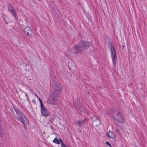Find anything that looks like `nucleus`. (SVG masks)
Returning <instances> with one entry per match:
<instances>
[{
	"mask_svg": "<svg viewBox=\"0 0 147 147\" xmlns=\"http://www.w3.org/2000/svg\"><path fill=\"white\" fill-rule=\"evenodd\" d=\"M109 48L111 53L116 52L115 51V49L112 43V41L111 40L109 41Z\"/></svg>",
	"mask_w": 147,
	"mask_h": 147,
	"instance_id": "1a4fd4ad",
	"label": "nucleus"
},
{
	"mask_svg": "<svg viewBox=\"0 0 147 147\" xmlns=\"http://www.w3.org/2000/svg\"><path fill=\"white\" fill-rule=\"evenodd\" d=\"M92 46L90 42L86 40H81L72 49L73 53L76 54L83 51L84 50L87 49L89 47Z\"/></svg>",
	"mask_w": 147,
	"mask_h": 147,
	"instance_id": "f257e3e1",
	"label": "nucleus"
},
{
	"mask_svg": "<svg viewBox=\"0 0 147 147\" xmlns=\"http://www.w3.org/2000/svg\"><path fill=\"white\" fill-rule=\"evenodd\" d=\"M69 147V146H66V147Z\"/></svg>",
	"mask_w": 147,
	"mask_h": 147,
	"instance_id": "72a5a7b5",
	"label": "nucleus"
},
{
	"mask_svg": "<svg viewBox=\"0 0 147 147\" xmlns=\"http://www.w3.org/2000/svg\"><path fill=\"white\" fill-rule=\"evenodd\" d=\"M125 47V45H122V48H123V49H124V48Z\"/></svg>",
	"mask_w": 147,
	"mask_h": 147,
	"instance_id": "c85d7f7f",
	"label": "nucleus"
},
{
	"mask_svg": "<svg viewBox=\"0 0 147 147\" xmlns=\"http://www.w3.org/2000/svg\"><path fill=\"white\" fill-rule=\"evenodd\" d=\"M41 115L44 117H47L49 114V111L46 107L43 105L40 106Z\"/></svg>",
	"mask_w": 147,
	"mask_h": 147,
	"instance_id": "39448f33",
	"label": "nucleus"
},
{
	"mask_svg": "<svg viewBox=\"0 0 147 147\" xmlns=\"http://www.w3.org/2000/svg\"><path fill=\"white\" fill-rule=\"evenodd\" d=\"M87 19L88 22H91L92 21V19L91 17L90 16H88V17L87 18Z\"/></svg>",
	"mask_w": 147,
	"mask_h": 147,
	"instance_id": "a211bd4d",
	"label": "nucleus"
},
{
	"mask_svg": "<svg viewBox=\"0 0 147 147\" xmlns=\"http://www.w3.org/2000/svg\"><path fill=\"white\" fill-rule=\"evenodd\" d=\"M109 134H107V136L109 138L113 139L115 138V136L113 131H109Z\"/></svg>",
	"mask_w": 147,
	"mask_h": 147,
	"instance_id": "f8f14e48",
	"label": "nucleus"
},
{
	"mask_svg": "<svg viewBox=\"0 0 147 147\" xmlns=\"http://www.w3.org/2000/svg\"><path fill=\"white\" fill-rule=\"evenodd\" d=\"M11 14L17 20H18V17L17 16V13L15 10L10 12Z\"/></svg>",
	"mask_w": 147,
	"mask_h": 147,
	"instance_id": "2eb2a0df",
	"label": "nucleus"
},
{
	"mask_svg": "<svg viewBox=\"0 0 147 147\" xmlns=\"http://www.w3.org/2000/svg\"><path fill=\"white\" fill-rule=\"evenodd\" d=\"M86 120V119L85 118L84 120L82 121L80 120L77 122V123L78 126L80 127H81L82 126H83V125L85 123Z\"/></svg>",
	"mask_w": 147,
	"mask_h": 147,
	"instance_id": "9d476101",
	"label": "nucleus"
},
{
	"mask_svg": "<svg viewBox=\"0 0 147 147\" xmlns=\"http://www.w3.org/2000/svg\"><path fill=\"white\" fill-rule=\"evenodd\" d=\"M45 134V132H44H44H43V134Z\"/></svg>",
	"mask_w": 147,
	"mask_h": 147,
	"instance_id": "2f4dec72",
	"label": "nucleus"
},
{
	"mask_svg": "<svg viewBox=\"0 0 147 147\" xmlns=\"http://www.w3.org/2000/svg\"><path fill=\"white\" fill-rule=\"evenodd\" d=\"M61 147H66V145L63 143L62 142L61 143Z\"/></svg>",
	"mask_w": 147,
	"mask_h": 147,
	"instance_id": "5701e85b",
	"label": "nucleus"
},
{
	"mask_svg": "<svg viewBox=\"0 0 147 147\" xmlns=\"http://www.w3.org/2000/svg\"><path fill=\"white\" fill-rule=\"evenodd\" d=\"M14 109L18 115V120L24 125V126L26 125L29 124L28 120L27 117L22 113L19 109L16 108Z\"/></svg>",
	"mask_w": 147,
	"mask_h": 147,
	"instance_id": "f03ea898",
	"label": "nucleus"
},
{
	"mask_svg": "<svg viewBox=\"0 0 147 147\" xmlns=\"http://www.w3.org/2000/svg\"><path fill=\"white\" fill-rule=\"evenodd\" d=\"M8 11L10 12L15 10L14 8L11 4H9L7 6Z\"/></svg>",
	"mask_w": 147,
	"mask_h": 147,
	"instance_id": "4468645a",
	"label": "nucleus"
},
{
	"mask_svg": "<svg viewBox=\"0 0 147 147\" xmlns=\"http://www.w3.org/2000/svg\"><path fill=\"white\" fill-rule=\"evenodd\" d=\"M115 111H116L113 109H110L107 112V113L111 117V116H112V115L115 114Z\"/></svg>",
	"mask_w": 147,
	"mask_h": 147,
	"instance_id": "ddd939ff",
	"label": "nucleus"
},
{
	"mask_svg": "<svg viewBox=\"0 0 147 147\" xmlns=\"http://www.w3.org/2000/svg\"><path fill=\"white\" fill-rule=\"evenodd\" d=\"M58 140L60 142V143H61L62 142H63L62 140L60 138H59V139Z\"/></svg>",
	"mask_w": 147,
	"mask_h": 147,
	"instance_id": "b1692460",
	"label": "nucleus"
},
{
	"mask_svg": "<svg viewBox=\"0 0 147 147\" xmlns=\"http://www.w3.org/2000/svg\"><path fill=\"white\" fill-rule=\"evenodd\" d=\"M79 110L81 111H83V107L81 106H79V109H78Z\"/></svg>",
	"mask_w": 147,
	"mask_h": 147,
	"instance_id": "aec40b11",
	"label": "nucleus"
},
{
	"mask_svg": "<svg viewBox=\"0 0 147 147\" xmlns=\"http://www.w3.org/2000/svg\"><path fill=\"white\" fill-rule=\"evenodd\" d=\"M106 144L108 146H109V147H112V146L111 145V144H110V143H109V142H106Z\"/></svg>",
	"mask_w": 147,
	"mask_h": 147,
	"instance_id": "4be33fe9",
	"label": "nucleus"
},
{
	"mask_svg": "<svg viewBox=\"0 0 147 147\" xmlns=\"http://www.w3.org/2000/svg\"><path fill=\"white\" fill-rule=\"evenodd\" d=\"M112 59L113 61V64L114 66L116 65L117 61V55L116 52L111 53Z\"/></svg>",
	"mask_w": 147,
	"mask_h": 147,
	"instance_id": "0eeeda50",
	"label": "nucleus"
},
{
	"mask_svg": "<svg viewBox=\"0 0 147 147\" xmlns=\"http://www.w3.org/2000/svg\"><path fill=\"white\" fill-rule=\"evenodd\" d=\"M35 95L38 98V96H37V94H35Z\"/></svg>",
	"mask_w": 147,
	"mask_h": 147,
	"instance_id": "7c9ffc66",
	"label": "nucleus"
},
{
	"mask_svg": "<svg viewBox=\"0 0 147 147\" xmlns=\"http://www.w3.org/2000/svg\"><path fill=\"white\" fill-rule=\"evenodd\" d=\"M60 93V91L53 90L52 94L51 95V99L48 100V103L52 105H55L57 102L59 95Z\"/></svg>",
	"mask_w": 147,
	"mask_h": 147,
	"instance_id": "7ed1b4c3",
	"label": "nucleus"
},
{
	"mask_svg": "<svg viewBox=\"0 0 147 147\" xmlns=\"http://www.w3.org/2000/svg\"><path fill=\"white\" fill-rule=\"evenodd\" d=\"M4 134L3 132L2 127L0 128V137H3L4 136Z\"/></svg>",
	"mask_w": 147,
	"mask_h": 147,
	"instance_id": "f3484780",
	"label": "nucleus"
},
{
	"mask_svg": "<svg viewBox=\"0 0 147 147\" xmlns=\"http://www.w3.org/2000/svg\"><path fill=\"white\" fill-rule=\"evenodd\" d=\"M26 100H28H28H29V99H28V98H27V99H26Z\"/></svg>",
	"mask_w": 147,
	"mask_h": 147,
	"instance_id": "473e14b6",
	"label": "nucleus"
},
{
	"mask_svg": "<svg viewBox=\"0 0 147 147\" xmlns=\"http://www.w3.org/2000/svg\"><path fill=\"white\" fill-rule=\"evenodd\" d=\"M116 131L117 133H118L119 131V129H116Z\"/></svg>",
	"mask_w": 147,
	"mask_h": 147,
	"instance_id": "393cba45",
	"label": "nucleus"
},
{
	"mask_svg": "<svg viewBox=\"0 0 147 147\" xmlns=\"http://www.w3.org/2000/svg\"><path fill=\"white\" fill-rule=\"evenodd\" d=\"M115 124L118 127H120V126L118 124L116 123L115 122Z\"/></svg>",
	"mask_w": 147,
	"mask_h": 147,
	"instance_id": "a878e982",
	"label": "nucleus"
},
{
	"mask_svg": "<svg viewBox=\"0 0 147 147\" xmlns=\"http://www.w3.org/2000/svg\"><path fill=\"white\" fill-rule=\"evenodd\" d=\"M53 87L54 89V91H60V87L59 84L57 82H54L53 84Z\"/></svg>",
	"mask_w": 147,
	"mask_h": 147,
	"instance_id": "6e6552de",
	"label": "nucleus"
},
{
	"mask_svg": "<svg viewBox=\"0 0 147 147\" xmlns=\"http://www.w3.org/2000/svg\"><path fill=\"white\" fill-rule=\"evenodd\" d=\"M117 116L119 117V118H116L113 116H111V118L119 122V123H124L125 120L124 118L122 117L121 114L118 111L117 112Z\"/></svg>",
	"mask_w": 147,
	"mask_h": 147,
	"instance_id": "20e7f679",
	"label": "nucleus"
},
{
	"mask_svg": "<svg viewBox=\"0 0 147 147\" xmlns=\"http://www.w3.org/2000/svg\"><path fill=\"white\" fill-rule=\"evenodd\" d=\"M51 129L52 130H53V129H55L53 127H52V125H51Z\"/></svg>",
	"mask_w": 147,
	"mask_h": 147,
	"instance_id": "bb28decb",
	"label": "nucleus"
},
{
	"mask_svg": "<svg viewBox=\"0 0 147 147\" xmlns=\"http://www.w3.org/2000/svg\"><path fill=\"white\" fill-rule=\"evenodd\" d=\"M53 142L54 143H56L57 144H59L60 143V142L57 138H54V140H53Z\"/></svg>",
	"mask_w": 147,
	"mask_h": 147,
	"instance_id": "dca6fc26",
	"label": "nucleus"
},
{
	"mask_svg": "<svg viewBox=\"0 0 147 147\" xmlns=\"http://www.w3.org/2000/svg\"><path fill=\"white\" fill-rule=\"evenodd\" d=\"M25 95L26 97H28V95L27 94H25Z\"/></svg>",
	"mask_w": 147,
	"mask_h": 147,
	"instance_id": "c756f323",
	"label": "nucleus"
},
{
	"mask_svg": "<svg viewBox=\"0 0 147 147\" xmlns=\"http://www.w3.org/2000/svg\"><path fill=\"white\" fill-rule=\"evenodd\" d=\"M93 124L96 127L98 126L101 123V121L97 118L95 120L93 121Z\"/></svg>",
	"mask_w": 147,
	"mask_h": 147,
	"instance_id": "9b49d317",
	"label": "nucleus"
},
{
	"mask_svg": "<svg viewBox=\"0 0 147 147\" xmlns=\"http://www.w3.org/2000/svg\"><path fill=\"white\" fill-rule=\"evenodd\" d=\"M51 117V121H53L55 119V116L54 115H52V116H51V115H50Z\"/></svg>",
	"mask_w": 147,
	"mask_h": 147,
	"instance_id": "412c9836",
	"label": "nucleus"
},
{
	"mask_svg": "<svg viewBox=\"0 0 147 147\" xmlns=\"http://www.w3.org/2000/svg\"><path fill=\"white\" fill-rule=\"evenodd\" d=\"M25 34L28 36L30 37L31 36L32 31L29 26L26 27L24 30Z\"/></svg>",
	"mask_w": 147,
	"mask_h": 147,
	"instance_id": "423d86ee",
	"label": "nucleus"
},
{
	"mask_svg": "<svg viewBox=\"0 0 147 147\" xmlns=\"http://www.w3.org/2000/svg\"><path fill=\"white\" fill-rule=\"evenodd\" d=\"M32 102H33L34 103L36 104V102H35V100H32Z\"/></svg>",
	"mask_w": 147,
	"mask_h": 147,
	"instance_id": "cd10ccee",
	"label": "nucleus"
},
{
	"mask_svg": "<svg viewBox=\"0 0 147 147\" xmlns=\"http://www.w3.org/2000/svg\"><path fill=\"white\" fill-rule=\"evenodd\" d=\"M38 98L40 103V106L43 105L41 99L39 97H38Z\"/></svg>",
	"mask_w": 147,
	"mask_h": 147,
	"instance_id": "6ab92c4d",
	"label": "nucleus"
}]
</instances>
